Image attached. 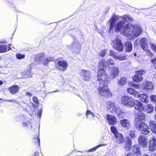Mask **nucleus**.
<instances>
[{"label": "nucleus", "mask_w": 156, "mask_h": 156, "mask_svg": "<svg viewBox=\"0 0 156 156\" xmlns=\"http://www.w3.org/2000/svg\"><path fill=\"white\" fill-rule=\"evenodd\" d=\"M131 85L132 87L135 88H139L140 87V85H139L134 83H131Z\"/></svg>", "instance_id": "nucleus-43"}, {"label": "nucleus", "mask_w": 156, "mask_h": 156, "mask_svg": "<svg viewBox=\"0 0 156 156\" xmlns=\"http://www.w3.org/2000/svg\"><path fill=\"white\" fill-rule=\"evenodd\" d=\"M25 55L24 54H21L17 53L16 55V57L18 59H22L24 58Z\"/></svg>", "instance_id": "nucleus-41"}, {"label": "nucleus", "mask_w": 156, "mask_h": 156, "mask_svg": "<svg viewBox=\"0 0 156 156\" xmlns=\"http://www.w3.org/2000/svg\"><path fill=\"white\" fill-rule=\"evenodd\" d=\"M41 109L38 110L37 112V116L39 118L41 117Z\"/></svg>", "instance_id": "nucleus-48"}, {"label": "nucleus", "mask_w": 156, "mask_h": 156, "mask_svg": "<svg viewBox=\"0 0 156 156\" xmlns=\"http://www.w3.org/2000/svg\"><path fill=\"white\" fill-rule=\"evenodd\" d=\"M155 33H156V30H155Z\"/></svg>", "instance_id": "nucleus-62"}, {"label": "nucleus", "mask_w": 156, "mask_h": 156, "mask_svg": "<svg viewBox=\"0 0 156 156\" xmlns=\"http://www.w3.org/2000/svg\"><path fill=\"white\" fill-rule=\"evenodd\" d=\"M155 111L156 112V107L155 108Z\"/></svg>", "instance_id": "nucleus-61"}, {"label": "nucleus", "mask_w": 156, "mask_h": 156, "mask_svg": "<svg viewBox=\"0 0 156 156\" xmlns=\"http://www.w3.org/2000/svg\"><path fill=\"white\" fill-rule=\"evenodd\" d=\"M97 82L101 86L98 88L99 94L101 96L108 97L111 94L108 88V86L105 85L110 83L108 73L103 69H100L97 75Z\"/></svg>", "instance_id": "nucleus-1"}, {"label": "nucleus", "mask_w": 156, "mask_h": 156, "mask_svg": "<svg viewBox=\"0 0 156 156\" xmlns=\"http://www.w3.org/2000/svg\"><path fill=\"white\" fill-rule=\"evenodd\" d=\"M126 145L125 146L126 150H129L131 146V140L129 137H127L126 141Z\"/></svg>", "instance_id": "nucleus-30"}, {"label": "nucleus", "mask_w": 156, "mask_h": 156, "mask_svg": "<svg viewBox=\"0 0 156 156\" xmlns=\"http://www.w3.org/2000/svg\"><path fill=\"white\" fill-rule=\"evenodd\" d=\"M115 63L114 61L111 59H108L106 60H104L103 62V65L106 67H109L110 65H113Z\"/></svg>", "instance_id": "nucleus-23"}, {"label": "nucleus", "mask_w": 156, "mask_h": 156, "mask_svg": "<svg viewBox=\"0 0 156 156\" xmlns=\"http://www.w3.org/2000/svg\"><path fill=\"white\" fill-rule=\"evenodd\" d=\"M114 16H113L110 19L108 22L110 24L109 32L113 31L114 28H115V31L116 33H118L121 31L122 32V30L123 29L125 23L124 21L122 20V19H118L119 20H115L112 19Z\"/></svg>", "instance_id": "nucleus-4"}, {"label": "nucleus", "mask_w": 156, "mask_h": 156, "mask_svg": "<svg viewBox=\"0 0 156 156\" xmlns=\"http://www.w3.org/2000/svg\"><path fill=\"white\" fill-rule=\"evenodd\" d=\"M109 69L111 70L110 76L108 74L110 78L109 80L111 79H113L116 78L119 74V70L118 67L116 66L113 67H109Z\"/></svg>", "instance_id": "nucleus-8"}, {"label": "nucleus", "mask_w": 156, "mask_h": 156, "mask_svg": "<svg viewBox=\"0 0 156 156\" xmlns=\"http://www.w3.org/2000/svg\"><path fill=\"white\" fill-rule=\"evenodd\" d=\"M144 73V72L142 70H139L136 72L133 78V80L136 82L141 81L143 79L142 75H143Z\"/></svg>", "instance_id": "nucleus-11"}, {"label": "nucleus", "mask_w": 156, "mask_h": 156, "mask_svg": "<svg viewBox=\"0 0 156 156\" xmlns=\"http://www.w3.org/2000/svg\"><path fill=\"white\" fill-rule=\"evenodd\" d=\"M146 38H143L140 40V44L142 49L149 53L150 52V51L148 48L147 44L146 42Z\"/></svg>", "instance_id": "nucleus-17"}, {"label": "nucleus", "mask_w": 156, "mask_h": 156, "mask_svg": "<svg viewBox=\"0 0 156 156\" xmlns=\"http://www.w3.org/2000/svg\"><path fill=\"white\" fill-rule=\"evenodd\" d=\"M2 100L6 102H15L16 103H17L16 101L14 100V99H13V100H8L7 99H2Z\"/></svg>", "instance_id": "nucleus-45"}, {"label": "nucleus", "mask_w": 156, "mask_h": 156, "mask_svg": "<svg viewBox=\"0 0 156 156\" xmlns=\"http://www.w3.org/2000/svg\"><path fill=\"white\" fill-rule=\"evenodd\" d=\"M149 150L151 151H154L156 150V139L153 138L149 142Z\"/></svg>", "instance_id": "nucleus-18"}, {"label": "nucleus", "mask_w": 156, "mask_h": 156, "mask_svg": "<svg viewBox=\"0 0 156 156\" xmlns=\"http://www.w3.org/2000/svg\"><path fill=\"white\" fill-rule=\"evenodd\" d=\"M151 156H156V155L154 154H152Z\"/></svg>", "instance_id": "nucleus-57"}, {"label": "nucleus", "mask_w": 156, "mask_h": 156, "mask_svg": "<svg viewBox=\"0 0 156 156\" xmlns=\"http://www.w3.org/2000/svg\"><path fill=\"white\" fill-rule=\"evenodd\" d=\"M33 100L34 101L37 105L38 104L39 102L38 101V100L37 98L36 97H34L33 98Z\"/></svg>", "instance_id": "nucleus-47"}, {"label": "nucleus", "mask_w": 156, "mask_h": 156, "mask_svg": "<svg viewBox=\"0 0 156 156\" xmlns=\"http://www.w3.org/2000/svg\"><path fill=\"white\" fill-rule=\"evenodd\" d=\"M80 75L84 80H89L90 78V73L89 71L82 70L80 73Z\"/></svg>", "instance_id": "nucleus-10"}, {"label": "nucleus", "mask_w": 156, "mask_h": 156, "mask_svg": "<svg viewBox=\"0 0 156 156\" xmlns=\"http://www.w3.org/2000/svg\"><path fill=\"white\" fill-rule=\"evenodd\" d=\"M126 156H132V155L131 153H129Z\"/></svg>", "instance_id": "nucleus-54"}, {"label": "nucleus", "mask_w": 156, "mask_h": 156, "mask_svg": "<svg viewBox=\"0 0 156 156\" xmlns=\"http://www.w3.org/2000/svg\"><path fill=\"white\" fill-rule=\"evenodd\" d=\"M86 117L89 119H92L94 118V115L90 111L87 110L86 113Z\"/></svg>", "instance_id": "nucleus-32"}, {"label": "nucleus", "mask_w": 156, "mask_h": 156, "mask_svg": "<svg viewBox=\"0 0 156 156\" xmlns=\"http://www.w3.org/2000/svg\"><path fill=\"white\" fill-rule=\"evenodd\" d=\"M3 84V82L2 81H0V85H2Z\"/></svg>", "instance_id": "nucleus-55"}, {"label": "nucleus", "mask_w": 156, "mask_h": 156, "mask_svg": "<svg viewBox=\"0 0 156 156\" xmlns=\"http://www.w3.org/2000/svg\"><path fill=\"white\" fill-rule=\"evenodd\" d=\"M106 119L108 123L110 125H115L117 123L116 118L115 116L112 115H107Z\"/></svg>", "instance_id": "nucleus-14"}, {"label": "nucleus", "mask_w": 156, "mask_h": 156, "mask_svg": "<svg viewBox=\"0 0 156 156\" xmlns=\"http://www.w3.org/2000/svg\"><path fill=\"white\" fill-rule=\"evenodd\" d=\"M107 145L106 144H101L99 145H98L92 148L89 150L88 151V152H93L95 151L98 148L102 146H106Z\"/></svg>", "instance_id": "nucleus-33"}, {"label": "nucleus", "mask_w": 156, "mask_h": 156, "mask_svg": "<svg viewBox=\"0 0 156 156\" xmlns=\"http://www.w3.org/2000/svg\"><path fill=\"white\" fill-rule=\"evenodd\" d=\"M7 47L5 45H2L0 46V52L4 53L7 51Z\"/></svg>", "instance_id": "nucleus-34"}, {"label": "nucleus", "mask_w": 156, "mask_h": 156, "mask_svg": "<svg viewBox=\"0 0 156 156\" xmlns=\"http://www.w3.org/2000/svg\"><path fill=\"white\" fill-rule=\"evenodd\" d=\"M121 125L123 127L129 128L131 126L130 121L126 119L121 120L119 121Z\"/></svg>", "instance_id": "nucleus-19"}, {"label": "nucleus", "mask_w": 156, "mask_h": 156, "mask_svg": "<svg viewBox=\"0 0 156 156\" xmlns=\"http://www.w3.org/2000/svg\"><path fill=\"white\" fill-rule=\"evenodd\" d=\"M111 132L114 135L118 133L117 129L116 127L114 126H112L111 127Z\"/></svg>", "instance_id": "nucleus-36"}, {"label": "nucleus", "mask_w": 156, "mask_h": 156, "mask_svg": "<svg viewBox=\"0 0 156 156\" xmlns=\"http://www.w3.org/2000/svg\"><path fill=\"white\" fill-rule=\"evenodd\" d=\"M149 126L151 131L156 134V124L155 121L153 120L150 121L149 122Z\"/></svg>", "instance_id": "nucleus-26"}, {"label": "nucleus", "mask_w": 156, "mask_h": 156, "mask_svg": "<svg viewBox=\"0 0 156 156\" xmlns=\"http://www.w3.org/2000/svg\"><path fill=\"white\" fill-rule=\"evenodd\" d=\"M126 59V56L125 55H122L121 56H117L116 57V59L120 60H124Z\"/></svg>", "instance_id": "nucleus-39"}, {"label": "nucleus", "mask_w": 156, "mask_h": 156, "mask_svg": "<svg viewBox=\"0 0 156 156\" xmlns=\"http://www.w3.org/2000/svg\"><path fill=\"white\" fill-rule=\"evenodd\" d=\"M127 91L132 96L135 97H137L138 93L132 88H128Z\"/></svg>", "instance_id": "nucleus-31"}, {"label": "nucleus", "mask_w": 156, "mask_h": 156, "mask_svg": "<svg viewBox=\"0 0 156 156\" xmlns=\"http://www.w3.org/2000/svg\"><path fill=\"white\" fill-rule=\"evenodd\" d=\"M134 56H136V53H135V54H134Z\"/></svg>", "instance_id": "nucleus-60"}, {"label": "nucleus", "mask_w": 156, "mask_h": 156, "mask_svg": "<svg viewBox=\"0 0 156 156\" xmlns=\"http://www.w3.org/2000/svg\"><path fill=\"white\" fill-rule=\"evenodd\" d=\"M58 64L59 67H58V69L61 71L65 70L68 67V63L65 60H61L58 61Z\"/></svg>", "instance_id": "nucleus-12"}, {"label": "nucleus", "mask_w": 156, "mask_h": 156, "mask_svg": "<svg viewBox=\"0 0 156 156\" xmlns=\"http://www.w3.org/2000/svg\"><path fill=\"white\" fill-rule=\"evenodd\" d=\"M112 45L113 48L119 51H123V45L121 41L118 38L115 39L112 42Z\"/></svg>", "instance_id": "nucleus-6"}, {"label": "nucleus", "mask_w": 156, "mask_h": 156, "mask_svg": "<svg viewBox=\"0 0 156 156\" xmlns=\"http://www.w3.org/2000/svg\"><path fill=\"white\" fill-rule=\"evenodd\" d=\"M132 154L131 153H129L131 154L132 156H133L132 154H133L134 156H141L140 148L138 145H134L132 147Z\"/></svg>", "instance_id": "nucleus-15"}, {"label": "nucleus", "mask_w": 156, "mask_h": 156, "mask_svg": "<svg viewBox=\"0 0 156 156\" xmlns=\"http://www.w3.org/2000/svg\"><path fill=\"white\" fill-rule=\"evenodd\" d=\"M126 51L127 52H131L132 50V44L129 41L126 42L125 43Z\"/></svg>", "instance_id": "nucleus-29"}, {"label": "nucleus", "mask_w": 156, "mask_h": 156, "mask_svg": "<svg viewBox=\"0 0 156 156\" xmlns=\"http://www.w3.org/2000/svg\"><path fill=\"white\" fill-rule=\"evenodd\" d=\"M154 118L156 120V114L154 116Z\"/></svg>", "instance_id": "nucleus-59"}, {"label": "nucleus", "mask_w": 156, "mask_h": 156, "mask_svg": "<svg viewBox=\"0 0 156 156\" xmlns=\"http://www.w3.org/2000/svg\"><path fill=\"white\" fill-rule=\"evenodd\" d=\"M106 108L109 110L111 109H112V110H113L114 108H115L116 107V105L114 102H112L110 101H108L106 103Z\"/></svg>", "instance_id": "nucleus-27"}, {"label": "nucleus", "mask_w": 156, "mask_h": 156, "mask_svg": "<svg viewBox=\"0 0 156 156\" xmlns=\"http://www.w3.org/2000/svg\"><path fill=\"white\" fill-rule=\"evenodd\" d=\"M39 61L43 63L44 65H47L49 61L53 60V58L49 57L45 58V55L43 54H41L38 56Z\"/></svg>", "instance_id": "nucleus-9"}, {"label": "nucleus", "mask_w": 156, "mask_h": 156, "mask_svg": "<svg viewBox=\"0 0 156 156\" xmlns=\"http://www.w3.org/2000/svg\"><path fill=\"white\" fill-rule=\"evenodd\" d=\"M129 135L132 138H134L135 137V131L134 130H131L130 131Z\"/></svg>", "instance_id": "nucleus-40"}, {"label": "nucleus", "mask_w": 156, "mask_h": 156, "mask_svg": "<svg viewBox=\"0 0 156 156\" xmlns=\"http://www.w3.org/2000/svg\"><path fill=\"white\" fill-rule=\"evenodd\" d=\"M137 97L143 102H147L149 100L147 95L145 94L137 95Z\"/></svg>", "instance_id": "nucleus-28"}, {"label": "nucleus", "mask_w": 156, "mask_h": 156, "mask_svg": "<svg viewBox=\"0 0 156 156\" xmlns=\"http://www.w3.org/2000/svg\"><path fill=\"white\" fill-rule=\"evenodd\" d=\"M8 90L10 93L15 94L19 91V87L17 85H13L9 87Z\"/></svg>", "instance_id": "nucleus-24"}, {"label": "nucleus", "mask_w": 156, "mask_h": 156, "mask_svg": "<svg viewBox=\"0 0 156 156\" xmlns=\"http://www.w3.org/2000/svg\"><path fill=\"white\" fill-rule=\"evenodd\" d=\"M142 30L141 27L138 24L133 25L129 23L124 26L122 30L121 34L123 35L130 37V40L135 39L141 33Z\"/></svg>", "instance_id": "nucleus-2"}, {"label": "nucleus", "mask_w": 156, "mask_h": 156, "mask_svg": "<svg viewBox=\"0 0 156 156\" xmlns=\"http://www.w3.org/2000/svg\"><path fill=\"white\" fill-rule=\"evenodd\" d=\"M137 115L138 117H136L135 119V126L138 129L141 133L147 135L150 132L148 127L146 123L141 122V120L145 119L146 115L141 113H138Z\"/></svg>", "instance_id": "nucleus-3"}, {"label": "nucleus", "mask_w": 156, "mask_h": 156, "mask_svg": "<svg viewBox=\"0 0 156 156\" xmlns=\"http://www.w3.org/2000/svg\"><path fill=\"white\" fill-rule=\"evenodd\" d=\"M1 43H3V42H1Z\"/></svg>", "instance_id": "nucleus-63"}, {"label": "nucleus", "mask_w": 156, "mask_h": 156, "mask_svg": "<svg viewBox=\"0 0 156 156\" xmlns=\"http://www.w3.org/2000/svg\"><path fill=\"white\" fill-rule=\"evenodd\" d=\"M112 113L115 112L117 114L118 117L119 118H122L123 114V113L122 112L120 108H118L117 105L115 108H114L113 110H112Z\"/></svg>", "instance_id": "nucleus-22"}, {"label": "nucleus", "mask_w": 156, "mask_h": 156, "mask_svg": "<svg viewBox=\"0 0 156 156\" xmlns=\"http://www.w3.org/2000/svg\"><path fill=\"white\" fill-rule=\"evenodd\" d=\"M38 153L37 152H35L34 153V155L33 156H38Z\"/></svg>", "instance_id": "nucleus-53"}, {"label": "nucleus", "mask_w": 156, "mask_h": 156, "mask_svg": "<svg viewBox=\"0 0 156 156\" xmlns=\"http://www.w3.org/2000/svg\"><path fill=\"white\" fill-rule=\"evenodd\" d=\"M112 19L115 20H119L118 19H122V20H123L124 22L126 21V22H130L133 21V18L129 16L125 15L124 16H114Z\"/></svg>", "instance_id": "nucleus-13"}, {"label": "nucleus", "mask_w": 156, "mask_h": 156, "mask_svg": "<svg viewBox=\"0 0 156 156\" xmlns=\"http://www.w3.org/2000/svg\"><path fill=\"white\" fill-rule=\"evenodd\" d=\"M23 126V127H25L27 126V123L26 122H24L22 124Z\"/></svg>", "instance_id": "nucleus-51"}, {"label": "nucleus", "mask_w": 156, "mask_h": 156, "mask_svg": "<svg viewBox=\"0 0 156 156\" xmlns=\"http://www.w3.org/2000/svg\"><path fill=\"white\" fill-rule=\"evenodd\" d=\"M139 144L143 147H145L147 145V139L145 136L140 135L138 138Z\"/></svg>", "instance_id": "nucleus-20"}, {"label": "nucleus", "mask_w": 156, "mask_h": 156, "mask_svg": "<svg viewBox=\"0 0 156 156\" xmlns=\"http://www.w3.org/2000/svg\"><path fill=\"white\" fill-rule=\"evenodd\" d=\"M25 75L27 77L30 78L31 77V75L30 70H28L26 72Z\"/></svg>", "instance_id": "nucleus-46"}, {"label": "nucleus", "mask_w": 156, "mask_h": 156, "mask_svg": "<svg viewBox=\"0 0 156 156\" xmlns=\"http://www.w3.org/2000/svg\"><path fill=\"white\" fill-rule=\"evenodd\" d=\"M154 108L152 105L150 104L147 106V113H151L153 111Z\"/></svg>", "instance_id": "nucleus-35"}, {"label": "nucleus", "mask_w": 156, "mask_h": 156, "mask_svg": "<svg viewBox=\"0 0 156 156\" xmlns=\"http://www.w3.org/2000/svg\"><path fill=\"white\" fill-rule=\"evenodd\" d=\"M126 78L125 77H122L117 80V84L119 86L123 87L126 83Z\"/></svg>", "instance_id": "nucleus-25"}, {"label": "nucleus", "mask_w": 156, "mask_h": 156, "mask_svg": "<svg viewBox=\"0 0 156 156\" xmlns=\"http://www.w3.org/2000/svg\"><path fill=\"white\" fill-rule=\"evenodd\" d=\"M34 142H35L36 145H40V141L38 136L36 135L34 137Z\"/></svg>", "instance_id": "nucleus-37"}, {"label": "nucleus", "mask_w": 156, "mask_h": 156, "mask_svg": "<svg viewBox=\"0 0 156 156\" xmlns=\"http://www.w3.org/2000/svg\"><path fill=\"white\" fill-rule=\"evenodd\" d=\"M153 84L151 82L146 81L145 82L143 83L141 86L142 89L144 90H151L153 87Z\"/></svg>", "instance_id": "nucleus-16"}, {"label": "nucleus", "mask_w": 156, "mask_h": 156, "mask_svg": "<svg viewBox=\"0 0 156 156\" xmlns=\"http://www.w3.org/2000/svg\"><path fill=\"white\" fill-rule=\"evenodd\" d=\"M0 100H2V99H0Z\"/></svg>", "instance_id": "nucleus-64"}, {"label": "nucleus", "mask_w": 156, "mask_h": 156, "mask_svg": "<svg viewBox=\"0 0 156 156\" xmlns=\"http://www.w3.org/2000/svg\"><path fill=\"white\" fill-rule=\"evenodd\" d=\"M143 156H148V155H147V154H144V155H143Z\"/></svg>", "instance_id": "nucleus-58"}, {"label": "nucleus", "mask_w": 156, "mask_h": 156, "mask_svg": "<svg viewBox=\"0 0 156 156\" xmlns=\"http://www.w3.org/2000/svg\"><path fill=\"white\" fill-rule=\"evenodd\" d=\"M134 100L132 97L125 95L121 98V101L123 104L129 107H133Z\"/></svg>", "instance_id": "nucleus-7"}, {"label": "nucleus", "mask_w": 156, "mask_h": 156, "mask_svg": "<svg viewBox=\"0 0 156 156\" xmlns=\"http://www.w3.org/2000/svg\"><path fill=\"white\" fill-rule=\"evenodd\" d=\"M11 50V48L10 47H9L8 51L10 50Z\"/></svg>", "instance_id": "nucleus-56"}, {"label": "nucleus", "mask_w": 156, "mask_h": 156, "mask_svg": "<svg viewBox=\"0 0 156 156\" xmlns=\"http://www.w3.org/2000/svg\"><path fill=\"white\" fill-rule=\"evenodd\" d=\"M151 63L154 65L156 63V58H155L154 59L151 60Z\"/></svg>", "instance_id": "nucleus-49"}, {"label": "nucleus", "mask_w": 156, "mask_h": 156, "mask_svg": "<svg viewBox=\"0 0 156 156\" xmlns=\"http://www.w3.org/2000/svg\"><path fill=\"white\" fill-rule=\"evenodd\" d=\"M133 103V107L134 106L135 109L138 111L136 112V117H138V115H137L138 113H141L142 114H144L142 112V111L144 110V107L143 104L138 100H134Z\"/></svg>", "instance_id": "nucleus-5"}, {"label": "nucleus", "mask_w": 156, "mask_h": 156, "mask_svg": "<svg viewBox=\"0 0 156 156\" xmlns=\"http://www.w3.org/2000/svg\"><path fill=\"white\" fill-rule=\"evenodd\" d=\"M107 53V51L105 50H101V51L99 52V55L102 57H104Z\"/></svg>", "instance_id": "nucleus-42"}, {"label": "nucleus", "mask_w": 156, "mask_h": 156, "mask_svg": "<svg viewBox=\"0 0 156 156\" xmlns=\"http://www.w3.org/2000/svg\"><path fill=\"white\" fill-rule=\"evenodd\" d=\"M26 94L27 95L29 96H31V94L30 93L27 92L26 93Z\"/></svg>", "instance_id": "nucleus-52"}, {"label": "nucleus", "mask_w": 156, "mask_h": 156, "mask_svg": "<svg viewBox=\"0 0 156 156\" xmlns=\"http://www.w3.org/2000/svg\"><path fill=\"white\" fill-rule=\"evenodd\" d=\"M116 139V141L118 143H122L123 140L124 138L122 134L119 133H117L114 135Z\"/></svg>", "instance_id": "nucleus-21"}, {"label": "nucleus", "mask_w": 156, "mask_h": 156, "mask_svg": "<svg viewBox=\"0 0 156 156\" xmlns=\"http://www.w3.org/2000/svg\"><path fill=\"white\" fill-rule=\"evenodd\" d=\"M152 49L155 52H156V46L154 44L151 45Z\"/></svg>", "instance_id": "nucleus-50"}, {"label": "nucleus", "mask_w": 156, "mask_h": 156, "mask_svg": "<svg viewBox=\"0 0 156 156\" xmlns=\"http://www.w3.org/2000/svg\"><path fill=\"white\" fill-rule=\"evenodd\" d=\"M110 55L115 59H116V57L117 56V53L114 51L111 50L110 51Z\"/></svg>", "instance_id": "nucleus-38"}, {"label": "nucleus", "mask_w": 156, "mask_h": 156, "mask_svg": "<svg viewBox=\"0 0 156 156\" xmlns=\"http://www.w3.org/2000/svg\"><path fill=\"white\" fill-rule=\"evenodd\" d=\"M151 99L152 101L155 103H156V96L155 95H152L151 96Z\"/></svg>", "instance_id": "nucleus-44"}]
</instances>
